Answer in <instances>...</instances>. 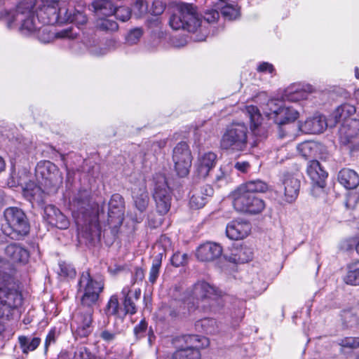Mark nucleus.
<instances>
[{
  "label": "nucleus",
  "mask_w": 359,
  "mask_h": 359,
  "mask_svg": "<svg viewBox=\"0 0 359 359\" xmlns=\"http://www.w3.org/2000/svg\"><path fill=\"white\" fill-rule=\"evenodd\" d=\"M219 17L217 9H207L202 20L198 15L196 7L191 4L180 3L170 18V25L175 30L184 29L193 33L196 41H205L210 33V23L215 22Z\"/></svg>",
  "instance_id": "f257e3e1"
},
{
  "label": "nucleus",
  "mask_w": 359,
  "mask_h": 359,
  "mask_svg": "<svg viewBox=\"0 0 359 359\" xmlns=\"http://www.w3.org/2000/svg\"><path fill=\"white\" fill-rule=\"evenodd\" d=\"M70 209L77 226H83L90 223L93 219L100 220L104 214L103 207H100L93 202L88 191H80L70 203Z\"/></svg>",
  "instance_id": "f03ea898"
},
{
  "label": "nucleus",
  "mask_w": 359,
  "mask_h": 359,
  "mask_svg": "<svg viewBox=\"0 0 359 359\" xmlns=\"http://www.w3.org/2000/svg\"><path fill=\"white\" fill-rule=\"evenodd\" d=\"M7 227L3 229L4 234L18 240L29 232V224L25 212L16 207L7 208L4 212Z\"/></svg>",
  "instance_id": "7ed1b4c3"
},
{
  "label": "nucleus",
  "mask_w": 359,
  "mask_h": 359,
  "mask_svg": "<svg viewBox=\"0 0 359 359\" xmlns=\"http://www.w3.org/2000/svg\"><path fill=\"white\" fill-rule=\"evenodd\" d=\"M248 130L244 123H233L228 126L222 136L220 147L232 151H244L248 146Z\"/></svg>",
  "instance_id": "20e7f679"
},
{
  "label": "nucleus",
  "mask_w": 359,
  "mask_h": 359,
  "mask_svg": "<svg viewBox=\"0 0 359 359\" xmlns=\"http://www.w3.org/2000/svg\"><path fill=\"white\" fill-rule=\"evenodd\" d=\"M192 296L196 301V309L213 311L215 304L223 296V292L205 281H199L194 285Z\"/></svg>",
  "instance_id": "39448f33"
},
{
  "label": "nucleus",
  "mask_w": 359,
  "mask_h": 359,
  "mask_svg": "<svg viewBox=\"0 0 359 359\" xmlns=\"http://www.w3.org/2000/svg\"><path fill=\"white\" fill-rule=\"evenodd\" d=\"M104 289L101 279H93L88 271L83 272L78 283L77 295L82 306L90 307L94 305Z\"/></svg>",
  "instance_id": "423d86ee"
},
{
  "label": "nucleus",
  "mask_w": 359,
  "mask_h": 359,
  "mask_svg": "<svg viewBox=\"0 0 359 359\" xmlns=\"http://www.w3.org/2000/svg\"><path fill=\"white\" fill-rule=\"evenodd\" d=\"M30 178L31 173L27 169L23 168L18 170V172L13 170L8 179L7 184L9 187H21L24 196L29 201L40 200L45 191L32 182Z\"/></svg>",
  "instance_id": "0eeeda50"
},
{
  "label": "nucleus",
  "mask_w": 359,
  "mask_h": 359,
  "mask_svg": "<svg viewBox=\"0 0 359 359\" xmlns=\"http://www.w3.org/2000/svg\"><path fill=\"white\" fill-rule=\"evenodd\" d=\"M264 112L269 120H272L278 126L294 121L299 116V112L292 107L285 106L283 101L271 99L269 100Z\"/></svg>",
  "instance_id": "6e6552de"
},
{
  "label": "nucleus",
  "mask_w": 359,
  "mask_h": 359,
  "mask_svg": "<svg viewBox=\"0 0 359 359\" xmlns=\"http://www.w3.org/2000/svg\"><path fill=\"white\" fill-rule=\"evenodd\" d=\"M35 175L41 179V184L48 193L55 191L62 183V175L57 167L49 161L39 162L35 168Z\"/></svg>",
  "instance_id": "1a4fd4ad"
},
{
  "label": "nucleus",
  "mask_w": 359,
  "mask_h": 359,
  "mask_svg": "<svg viewBox=\"0 0 359 359\" xmlns=\"http://www.w3.org/2000/svg\"><path fill=\"white\" fill-rule=\"evenodd\" d=\"M233 205L234 208L242 212L250 214H258L265 208V203L262 199L255 194H250L237 188L231 194Z\"/></svg>",
  "instance_id": "9d476101"
},
{
  "label": "nucleus",
  "mask_w": 359,
  "mask_h": 359,
  "mask_svg": "<svg viewBox=\"0 0 359 359\" xmlns=\"http://www.w3.org/2000/svg\"><path fill=\"white\" fill-rule=\"evenodd\" d=\"M300 175L298 171L294 172H286L280 179L278 185L279 191L283 192V200L288 203H292L298 197L300 189Z\"/></svg>",
  "instance_id": "9b49d317"
},
{
  "label": "nucleus",
  "mask_w": 359,
  "mask_h": 359,
  "mask_svg": "<svg viewBox=\"0 0 359 359\" xmlns=\"http://www.w3.org/2000/svg\"><path fill=\"white\" fill-rule=\"evenodd\" d=\"M172 161L175 169L180 177H185L189 174L192 156L189 147L186 142H181L174 147Z\"/></svg>",
  "instance_id": "f8f14e48"
},
{
  "label": "nucleus",
  "mask_w": 359,
  "mask_h": 359,
  "mask_svg": "<svg viewBox=\"0 0 359 359\" xmlns=\"http://www.w3.org/2000/svg\"><path fill=\"white\" fill-rule=\"evenodd\" d=\"M124 217V200L118 194H113L109 202L107 225L111 233H117Z\"/></svg>",
  "instance_id": "ddd939ff"
},
{
  "label": "nucleus",
  "mask_w": 359,
  "mask_h": 359,
  "mask_svg": "<svg viewBox=\"0 0 359 359\" xmlns=\"http://www.w3.org/2000/svg\"><path fill=\"white\" fill-rule=\"evenodd\" d=\"M153 196L158 212L165 215L170 210L172 196L165 178L162 175L156 178Z\"/></svg>",
  "instance_id": "4468645a"
},
{
  "label": "nucleus",
  "mask_w": 359,
  "mask_h": 359,
  "mask_svg": "<svg viewBox=\"0 0 359 359\" xmlns=\"http://www.w3.org/2000/svg\"><path fill=\"white\" fill-rule=\"evenodd\" d=\"M91 6L92 11L97 16H109L114 14L116 18L122 22L128 20L131 16L130 8L126 6L114 8L111 1L107 0H95Z\"/></svg>",
  "instance_id": "2eb2a0df"
},
{
  "label": "nucleus",
  "mask_w": 359,
  "mask_h": 359,
  "mask_svg": "<svg viewBox=\"0 0 359 359\" xmlns=\"http://www.w3.org/2000/svg\"><path fill=\"white\" fill-rule=\"evenodd\" d=\"M93 313V309L88 307L79 309L74 314L71 326L79 337H86L91 333Z\"/></svg>",
  "instance_id": "dca6fc26"
},
{
  "label": "nucleus",
  "mask_w": 359,
  "mask_h": 359,
  "mask_svg": "<svg viewBox=\"0 0 359 359\" xmlns=\"http://www.w3.org/2000/svg\"><path fill=\"white\" fill-rule=\"evenodd\" d=\"M48 24H41V27L39 29H36L34 31L31 32L30 33H21L25 36H36L41 42L46 43L52 41L55 38H61V39H74L76 37L77 34L74 33L72 29H62L57 33H53L48 25Z\"/></svg>",
  "instance_id": "f3484780"
},
{
  "label": "nucleus",
  "mask_w": 359,
  "mask_h": 359,
  "mask_svg": "<svg viewBox=\"0 0 359 359\" xmlns=\"http://www.w3.org/2000/svg\"><path fill=\"white\" fill-rule=\"evenodd\" d=\"M213 189L208 184L195 187L191 191L189 205L193 209H200L213 195Z\"/></svg>",
  "instance_id": "a211bd4d"
},
{
  "label": "nucleus",
  "mask_w": 359,
  "mask_h": 359,
  "mask_svg": "<svg viewBox=\"0 0 359 359\" xmlns=\"http://www.w3.org/2000/svg\"><path fill=\"white\" fill-rule=\"evenodd\" d=\"M247 114L250 120V128L258 140H262L267 136V130L262 124V118L259 109L257 107L250 105L246 107Z\"/></svg>",
  "instance_id": "6ab92c4d"
},
{
  "label": "nucleus",
  "mask_w": 359,
  "mask_h": 359,
  "mask_svg": "<svg viewBox=\"0 0 359 359\" xmlns=\"http://www.w3.org/2000/svg\"><path fill=\"white\" fill-rule=\"evenodd\" d=\"M251 224L243 219L230 222L226 228V236L231 240H241L247 237L251 231Z\"/></svg>",
  "instance_id": "aec40b11"
},
{
  "label": "nucleus",
  "mask_w": 359,
  "mask_h": 359,
  "mask_svg": "<svg viewBox=\"0 0 359 359\" xmlns=\"http://www.w3.org/2000/svg\"><path fill=\"white\" fill-rule=\"evenodd\" d=\"M6 259L13 264H25L29 258V251L19 243H13L4 249Z\"/></svg>",
  "instance_id": "412c9836"
},
{
  "label": "nucleus",
  "mask_w": 359,
  "mask_h": 359,
  "mask_svg": "<svg viewBox=\"0 0 359 359\" xmlns=\"http://www.w3.org/2000/svg\"><path fill=\"white\" fill-rule=\"evenodd\" d=\"M222 254V248L220 245L207 242L201 245L196 250V257L201 262H212L218 259Z\"/></svg>",
  "instance_id": "4be33fe9"
},
{
  "label": "nucleus",
  "mask_w": 359,
  "mask_h": 359,
  "mask_svg": "<svg viewBox=\"0 0 359 359\" xmlns=\"http://www.w3.org/2000/svg\"><path fill=\"white\" fill-rule=\"evenodd\" d=\"M44 218L49 224L60 229H67L69 226V221L67 217L52 205L45 207Z\"/></svg>",
  "instance_id": "5701e85b"
},
{
  "label": "nucleus",
  "mask_w": 359,
  "mask_h": 359,
  "mask_svg": "<svg viewBox=\"0 0 359 359\" xmlns=\"http://www.w3.org/2000/svg\"><path fill=\"white\" fill-rule=\"evenodd\" d=\"M359 134V119H346L341 123L339 136L342 144H346Z\"/></svg>",
  "instance_id": "b1692460"
},
{
  "label": "nucleus",
  "mask_w": 359,
  "mask_h": 359,
  "mask_svg": "<svg viewBox=\"0 0 359 359\" xmlns=\"http://www.w3.org/2000/svg\"><path fill=\"white\" fill-rule=\"evenodd\" d=\"M328 124L325 116L318 115L299 123V129L305 133L316 134L323 133Z\"/></svg>",
  "instance_id": "393cba45"
},
{
  "label": "nucleus",
  "mask_w": 359,
  "mask_h": 359,
  "mask_svg": "<svg viewBox=\"0 0 359 359\" xmlns=\"http://www.w3.org/2000/svg\"><path fill=\"white\" fill-rule=\"evenodd\" d=\"M313 92V88L311 85L293 84L285 90L284 97L287 101L295 102L307 99L309 94Z\"/></svg>",
  "instance_id": "a878e982"
},
{
  "label": "nucleus",
  "mask_w": 359,
  "mask_h": 359,
  "mask_svg": "<svg viewBox=\"0 0 359 359\" xmlns=\"http://www.w3.org/2000/svg\"><path fill=\"white\" fill-rule=\"evenodd\" d=\"M132 194L135 208L141 213L144 212L149 203V196L145 183L142 182L138 187L133 188Z\"/></svg>",
  "instance_id": "bb28decb"
},
{
  "label": "nucleus",
  "mask_w": 359,
  "mask_h": 359,
  "mask_svg": "<svg viewBox=\"0 0 359 359\" xmlns=\"http://www.w3.org/2000/svg\"><path fill=\"white\" fill-rule=\"evenodd\" d=\"M307 173L315 184L321 188L324 187L327 173L323 170L318 161L312 160L309 161L307 167Z\"/></svg>",
  "instance_id": "cd10ccee"
},
{
  "label": "nucleus",
  "mask_w": 359,
  "mask_h": 359,
  "mask_svg": "<svg viewBox=\"0 0 359 359\" xmlns=\"http://www.w3.org/2000/svg\"><path fill=\"white\" fill-rule=\"evenodd\" d=\"M217 155L211 151L204 153L198 158V173L201 177H206L212 168H214Z\"/></svg>",
  "instance_id": "c85d7f7f"
},
{
  "label": "nucleus",
  "mask_w": 359,
  "mask_h": 359,
  "mask_svg": "<svg viewBox=\"0 0 359 359\" xmlns=\"http://www.w3.org/2000/svg\"><path fill=\"white\" fill-rule=\"evenodd\" d=\"M338 181L346 189H353L359 185V176L354 170L344 168L339 172Z\"/></svg>",
  "instance_id": "c756f323"
},
{
  "label": "nucleus",
  "mask_w": 359,
  "mask_h": 359,
  "mask_svg": "<svg viewBox=\"0 0 359 359\" xmlns=\"http://www.w3.org/2000/svg\"><path fill=\"white\" fill-rule=\"evenodd\" d=\"M62 12H64V15L62 17V23L71 22L80 26L86 24L87 22V17L82 11L66 8L62 10Z\"/></svg>",
  "instance_id": "7c9ffc66"
},
{
  "label": "nucleus",
  "mask_w": 359,
  "mask_h": 359,
  "mask_svg": "<svg viewBox=\"0 0 359 359\" xmlns=\"http://www.w3.org/2000/svg\"><path fill=\"white\" fill-rule=\"evenodd\" d=\"M356 113V108L355 106L344 103L339 106L332 113V116L334 118V123H343L346 119H353L351 116Z\"/></svg>",
  "instance_id": "2f4dec72"
},
{
  "label": "nucleus",
  "mask_w": 359,
  "mask_h": 359,
  "mask_svg": "<svg viewBox=\"0 0 359 359\" xmlns=\"http://www.w3.org/2000/svg\"><path fill=\"white\" fill-rule=\"evenodd\" d=\"M252 258L251 249L245 245H240L232 250L229 259L233 263H245L251 260Z\"/></svg>",
  "instance_id": "473e14b6"
},
{
  "label": "nucleus",
  "mask_w": 359,
  "mask_h": 359,
  "mask_svg": "<svg viewBox=\"0 0 359 359\" xmlns=\"http://www.w3.org/2000/svg\"><path fill=\"white\" fill-rule=\"evenodd\" d=\"M238 188L250 194L264 193L268 190V184L261 180H254L241 184Z\"/></svg>",
  "instance_id": "72a5a7b5"
},
{
  "label": "nucleus",
  "mask_w": 359,
  "mask_h": 359,
  "mask_svg": "<svg viewBox=\"0 0 359 359\" xmlns=\"http://www.w3.org/2000/svg\"><path fill=\"white\" fill-rule=\"evenodd\" d=\"M195 327L199 332H203L208 334H215L219 332V326L216 320L211 318H205L197 321Z\"/></svg>",
  "instance_id": "f704fd0d"
},
{
  "label": "nucleus",
  "mask_w": 359,
  "mask_h": 359,
  "mask_svg": "<svg viewBox=\"0 0 359 359\" xmlns=\"http://www.w3.org/2000/svg\"><path fill=\"white\" fill-rule=\"evenodd\" d=\"M18 341L22 352L28 353L29 351H34L39 346L41 339L37 337L30 338L26 336H20Z\"/></svg>",
  "instance_id": "c9c22d12"
},
{
  "label": "nucleus",
  "mask_w": 359,
  "mask_h": 359,
  "mask_svg": "<svg viewBox=\"0 0 359 359\" xmlns=\"http://www.w3.org/2000/svg\"><path fill=\"white\" fill-rule=\"evenodd\" d=\"M298 152L305 158L314 157L318 150V145L314 142L306 141L297 146Z\"/></svg>",
  "instance_id": "e433bc0d"
},
{
  "label": "nucleus",
  "mask_w": 359,
  "mask_h": 359,
  "mask_svg": "<svg viewBox=\"0 0 359 359\" xmlns=\"http://www.w3.org/2000/svg\"><path fill=\"white\" fill-rule=\"evenodd\" d=\"M107 316H115L121 317L123 311L119 307V302L117 295L114 294L109 298L106 307L104 309Z\"/></svg>",
  "instance_id": "4c0bfd02"
},
{
  "label": "nucleus",
  "mask_w": 359,
  "mask_h": 359,
  "mask_svg": "<svg viewBox=\"0 0 359 359\" xmlns=\"http://www.w3.org/2000/svg\"><path fill=\"white\" fill-rule=\"evenodd\" d=\"M130 290L128 287H123L121 291L122 294L124 296L123 316H126L128 313L133 315L137 311L134 299L130 296Z\"/></svg>",
  "instance_id": "58836bf2"
},
{
  "label": "nucleus",
  "mask_w": 359,
  "mask_h": 359,
  "mask_svg": "<svg viewBox=\"0 0 359 359\" xmlns=\"http://www.w3.org/2000/svg\"><path fill=\"white\" fill-rule=\"evenodd\" d=\"M201 353L196 348H184L176 351L172 359H200Z\"/></svg>",
  "instance_id": "ea45409f"
},
{
  "label": "nucleus",
  "mask_w": 359,
  "mask_h": 359,
  "mask_svg": "<svg viewBox=\"0 0 359 359\" xmlns=\"http://www.w3.org/2000/svg\"><path fill=\"white\" fill-rule=\"evenodd\" d=\"M221 13L225 20H234L240 16V8L236 4H226L222 7Z\"/></svg>",
  "instance_id": "a19ab883"
},
{
  "label": "nucleus",
  "mask_w": 359,
  "mask_h": 359,
  "mask_svg": "<svg viewBox=\"0 0 359 359\" xmlns=\"http://www.w3.org/2000/svg\"><path fill=\"white\" fill-rule=\"evenodd\" d=\"M85 46L89 53L94 56H101L107 53V49L100 47L98 41L95 38L89 39L85 43Z\"/></svg>",
  "instance_id": "79ce46f5"
},
{
  "label": "nucleus",
  "mask_w": 359,
  "mask_h": 359,
  "mask_svg": "<svg viewBox=\"0 0 359 359\" xmlns=\"http://www.w3.org/2000/svg\"><path fill=\"white\" fill-rule=\"evenodd\" d=\"M185 341L190 344L187 348H196L198 351L200 348L208 345V339L199 335H188L185 337Z\"/></svg>",
  "instance_id": "37998d69"
},
{
  "label": "nucleus",
  "mask_w": 359,
  "mask_h": 359,
  "mask_svg": "<svg viewBox=\"0 0 359 359\" xmlns=\"http://www.w3.org/2000/svg\"><path fill=\"white\" fill-rule=\"evenodd\" d=\"M103 15L97 16V27L102 31L114 32L118 29V24L116 21L107 18H102Z\"/></svg>",
  "instance_id": "c03bdc74"
},
{
  "label": "nucleus",
  "mask_w": 359,
  "mask_h": 359,
  "mask_svg": "<svg viewBox=\"0 0 359 359\" xmlns=\"http://www.w3.org/2000/svg\"><path fill=\"white\" fill-rule=\"evenodd\" d=\"M344 280L348 285H359V267L353 268L349 266Z\"/></svg>",
  "instance_id": "a18cd8bd"
},
{
  "label": "nucleus",
  "mask_w": 359,
  "mask_h": 359,
  "mask_svg": "<svg viewBox=\"0 0 359 359\" xmlns=\"http://www.w3.org/2000/svg\"><path fill=\"white\" fill-rule=\"evenodd\" d=\"M161 266V255L156 256L152 262V265L149 271V280L154 283L159 275V271Z\"/></svg>",
  "instance_id": "49530a36"
},
{
  "label": "nucleus",
  "mask_w": 359,
  "mask_h": 359,
  "mask_svg": "<svg viewBox=\"0 0 359 359\" xmlns=\"http://www.w3.org/2000/svg\"><path fill=\"white\" fill-rule=\"evenodd\" d=\"M165 140H160L153 142H149L147 145V152L145 153L146 156L153 155L155 156L156 154L161 153V151L165 146Z\"/></svg>",
  "instance_id": "de8ad7c7"
},
{
  "label": "nucleus",
  "mask_w": 359,
  "mask_h": 359,
  "mask_svg": "<svg viewBox=\"0 0 359 359\" xmlns=\"http://www.w3.org/2000/svg\"><path fill=\"white\" fill-rule=\"evenodd\" d=\"M143 34V31L141 28H135L131 29L126 37V43L128 45L136 44L140 39Z\"/></svg>",
  "instance_id": "09e8293b"
},
{
  "label": "nucleus",
  "mask_w": 359,
  "mask_h": 359,
  "mask_svg": "<svg viewBox=\"0 0 359 359\" xmlns=\"http://www.w3.org/2000/svg\"><path fill=\"white\" fill-rule=\"evenodd\" d=\"M148 11V4L144 0H136L133 5V13L136 18H141Z\"/></svg>",
  "instance_id": "8fccbe9b"
},
{
  "label": "nucleus",
  "mask_w": 359,
  "mask_h": 359,
  "mask_svg": "<svg viewBox=\"0 0 359 359\" xmlns=\"http://www.w3.org/2000/svg\"><path fill=\"white\" fill-rule=\"evenodd\" d=\"M339 344L343 348L355 349L359 348V337H347L341 339Z\"/></svg>",
  "instance_id": "3c124183"
},
{
  "label": "nucleus",
  "mask_w": 359,
  "mask_h": 359,
  "mask_svg": "<svg viewBox=\"0 0 359 359\" xmlns=\"http://www.w3.org/2000/svg\"><path fill=\"white\" fill-rule=\"evenodd\" d=\"M188 262V256L186 253L180 252H175L171 257V263L173 266L179 267L187 264Z\"/></svg>",
  "instance_id": "603ef678"
},
{
  "label": "nucleus",
  "mask_w": 359,
  "mask_h": 359,
  "mask_svg": "<svg viewBox=\"0 0 359 359\" xmlns=\"http://www.w3.org/2000/svg\"><path fill=\"white\" fill-rule=\"evenodd\" d=\"M60 274L65 277H74L76 275L75 269L65 262L60 263Z\"/></svg>",
  "instance_id": "864d4df0"
},
{
  "label": "nucleus",
  "mask_w": 359,
  "mask_h": 359,
  "mask_svg": "<svg viewBox=\"0 0 359 359\" xmlns=\"http://www.w3.org/2000/svg\"><path fill=\"white\" fill-rule=\"evenodd\" d=\"M147 330V323L144 320H142L134 328V334L137 339L142 338L145 336Z\"/></svg>",
  "instance_id": "5fc2aeb1"
},
{
  "label": "nucleus",
  "mask_w": 359,
  "mask_h": 359,
  "mask_svg": "<svg viewBox=\"0 0 359 359\" xmlns=\"http://www.w3.org/2000/svg\"><path fill=\"white\" fill-rule=\"evenodd\" d=\"M58 337V332L56 328H52L48 333L45 340V349L47 350L48 346L56 341Z\"/></svg>",
  "instance_id": "6e6d98bb"
},
{
  "label": "nucleus",
  "mask_w": 359,
  "mask_h": 359,
  "mask_svg": "<svg viewBox=\"0 0 359 359\" xmlns=\"http://www.w3.org/2000/svg\"><path fill=\"white\" fill-rule=\"evenodd\" d=\"M118 334V332L104 330L101 332L100 336L104 341L110 343L116 339Z\"/></svg>",
  "instance_id": "4d7b16f0"
},
{
  "label": "nucleus",
  "mask_w": 359,
  "mask_h": 359,
  "mask_svg": "<svg viewBox=\"0 0 359 359\" xmlns=\"http://www.w3.org/2000/svg\"><path fill=\"white\" fill-rule=\"evenodd\" d=\"M359 201V194L354 193L347 196L346 205L348 208H353L356 203Z\"/></svg>",
  "instance_id": "13d9d810"
},
{
  "label": "nucleus",
  "mask_w": 359,
  "mask_h": 359,
  "mask_svg": "<svg viewBox=\"0 0 359 359\" xmlns=\"http://www.w3.org/2000/svg\"><path fill=\"white\" fill-rule=\"evenodd\" d=\"M257 69L259 72H264V73L268 72L269 74H272L274 72V67H273V65L271 63L266 62H261L258 65Z\"/></svg>",
  "instance_id": "bf43d9fd"
},
{
  "label": "nucleus",
  "mask_w": 359,
  "mask_h": 359,
  "mask_svg": "<svg viewBox=\"0 0 359 359\" xmlns=\"http://www.w3.org/2000/svg\"><path fill=\"white\" fill-rule=\"evenodd\" d=\"M144 278V271L140 268H136L132 279L133 284H135L138 281H142Z\"/></svg>",
  "instance_id": "052dcab7"
},
{
  "label": "nucleus",
  "mask_w": 359,
  "mask_h": 359,
  "mask_svg": "<svg viewBox=\"0 0 359 359\" xmlns=\"http://www.w3.org/2000/svg\"><path fill=\"white\" fill-rule=\"evenodd\" d=\"M74 359H90V353L85 348H81L75 353Z\"/></svg>",
  "instance_id": "680f3d73"
},
{
  "label": "nucleus",
  "mask_w": 359,
  "mask_h": 359,
  "mask_svg": "<svg viewBox=\"0 0 359 359\" xmlns=\"http://www.w3.org/2000/svg\"><path fill=\"white\" fill-rule=\"evenodd\" d=\"M164 11V6L160 1H154L153 3L152 14L154 15H158L161 14Z\"/></svg>",
  "instance_id": "e2e57ef3"
},
{
  "label": "nucleus",
  "mask_w": 359,
  "mask_h": 359,
  "mask_svg": "<svg viewBox=\"0 0 359 359\" xmlns=\"http://www.w3.org/2000/svg\"><path fill=\"white\" fill-rule=\"evenodd\" d=\"M234 167L242 172H246L250 168V164L247 161H238L235 163Z\"/></svg>",
  "instance_id": "0e129e2a"
},
{
  "label": "nucleus",
  "mask_w": 359,
  "mask_h": 359,
  "mask_svg": "<svg viewBox=\"0 0 359 359\" xmlns=\"http://www.w3.org/2000/svg\"><path fill=\"white\" fill-rule=\"evenodd\" d=\"M236 304H237V306H238V316L240 318H242L243 317V302L242 301H240V300H238L236 302Z\"/></svg>",
  "instance_id": "69168bd1"
},
{
  "label": "nucleus",
  "mask_w": 359,
  "mask_h": 359,
  "mask_svg": "<svg viewBox=\"0 0 359 359\" xmlns=\"http://www.w3.org/2000/svg\"><path fill=\"white\" fill-rule=\"evenodd\" d=\"M140 294H141L140 289H137L135 290L133 296L132 297H133V299H134L135 300L137 301L140 299Z\"/></svg>",
  "instance_id": "338daca9"
},
{
  "label": "nucleus",
  "mask_w": 359,
  "mask_h": 359,
  "mask_svg": "<svg viewBox=\"0 0 359 359\" xmlns=\"http://www.w3.org/2000/svg\"><path fill=\"white\" fill-rule=\"evenodd\" d=\"M6 163L4 158L0 156V172L5 169Z\"/></svg>",
  "instance_id": "774afa93"
}]
</instances>
